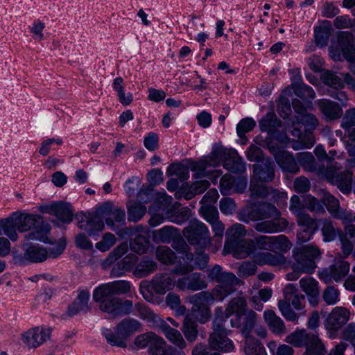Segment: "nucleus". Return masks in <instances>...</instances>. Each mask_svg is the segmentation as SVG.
I'll return each mask as SVG.
<instances>
[{
  "mask_svg": "<svg viewBox=\"0 0 355 355\" xmlns=\"http://www.w3.org/2000/svg\"><path fill=\"white\" fill-rule=\"evenodd\" d=\"M283 295L277 304L280 313L288 321L297 324L300 316L306 314L305 295L294 284H288L283 289Z\"/></svg>",
  "mask_w": 355,
  "mask_h": 355,
  "instance_id": "nucleus-1",
  "label": "nucleus"
},
{
  "mask_svg": "<svg viewBox=\"0 0 355 355\" xmlns=\"http://www.w3.org/2000/svg\"><path fill=\"white\" fill-rule=\"evenodd\" d=\"M17 230L19 232L31 231L26 234V241L36 240L49 243L48 234L50 231L49 224L44 223L40 215L21 211H15Z\"/></svg>",
  "mask_w": 355,
  "mask_h": 355,
  "instance_id": "nucleus-2",
  "label": "nucleus"
},
{
  "mask_svg": "<svg viewBox=\"0 0 355 355\" xmlns=\"http://www.w3.org/2000/svg\"><path fill=\"white\" fill-rule=\"evenodd\" d=\"M24 254L12 252L13 261L15 264L24 265L27 262L40 263L47 258H57L62 254L65 248L64 243H60L54 248L46 249L38 244L24 243L22 245Z\"/></svg>",
  "mask_w": 355,
  "mask_h": 355,
  "instance_id": "nucleus-3",
  "label": "nucleus"
},
{
  "mask_svg": "<svg viewBox=\"0 0 355 355\" xmlns=\"http://www.w3.org/2000/svg\"><path fill=\"white\" fill-rule=\"evenodd\" d=\"M93 300L98 304V308L101 311L112 318L129 315L133 311V303L131 300L104 293L98 288L94 291Z\"/></svg>",
  "mask_w": 355,
  "mask_h": 355,
  "instance_id": "nucleus-4",
  "label": "nucleus"
},
{
  "mask_svg": "<svg viewBox=\"0 0 355 355\" xmlns=\"http://www.w3.org/2000/svg\"><path fill=\"white\" fill-rule=\"evenodd\" d=\"M285 342L295 347H305L303 355H326L325 347L318 334L305 329H296L290 333Z\"/></svg>",
  "mask_w": 355,
  "mask_h": 355,
  "instance_id": "nucleus-5",
  "label": "nucleus"
},
{
  "mask_svg": "<svg viewBox=\"0 0 355 355\" xmlns=\"http://www.w3.org/2000/svg\"><path fill=\"white\" fill-rule=\"evenodd\" d=\"M141 324L133 318L122 320L114 328V331L105 329L103 332L107 342L112 346L125 348L127 347L128 337L141 330Z\"/></svg>",
  "mask_w": 355,
  "mask_h": 355,
  "instance_id": "nucleus-6",
  "label": "nucleus"
},
{
  "mask_svg": "<svg viewBox=\"0 0 355 355\" xmlns=\"http://www.w3.org/2000/svg\"><path fill=\"white\" fill-rule=\"evenodd\" d=\"M227 330L225 328L223 309L217 308L215 310L213 320V332L209 338V347L212 349L222 352L233 351L234 346L233 342L227 337Z\"/></svg>",
  "mask_w": 355,
  "mask_h": 355,
  "instance_id": "nucleus-7",
  "label": "nucleus"
},
{
  "mask_svg": "<svg viewBox=\"0 0 355 355\" xmlns=\"http://www.w3.org/2000/svg\"><path fill=\"white\" fill-rule=\"evenodd\" d=\"M208 278L218 284L212 289L213 294L223 301L226 297L235 292V286L239 283V279L232 272L223 271L219 265L212 268L208 274Z\"/></svg>",
  "mask_w": 355,
  "mask_h": 355,
  "instance_id": "nucleus-8",
  "label": "nucleus"
},
{
  "mask_svg": "<svg viewBox=\"0 0 355 355\" xmlns=\"http://www.w3.org/2000/svg\"><path fill=\"white\" fill-rule=\"evenodd\" d=\"M319 248L313 245H303L293 249L294 262L292 268L301 272L311 274L316 268L315 260L320 258Z\"/></svg>",
  "mask_w": 355,
  "mask_h": 355,
  "instance_id": "nucleus-9",
  "label": "nucleus"
},
{
  "mask_svg": "<svg viewBox=\"0 0 355 355\" xmlns=\"http://www.w3.org/2000/svg\"><path fill=\"white\" fill-rule=\"evenodd\" d=\"M183 234L191 245L205 248L210 244L211 237L207 227L201 221L191 220L183 230Z\"/></svg>",
  "mask_w": 355,
  "mask_h": 355,
  "instance_id": "nucleus-10",
  "label": "nucleus"
},
{
  "mask_svg": "<svg viewBox=\"0 0 355 355\" xmlns=\"http://www.w3.org/2000/svg\"><path fill=\"white\" fill-rule=\"evenodd\" d=\"M350 263L345 261L340 253H337L332 264L319 272V277L326 283L333 280L336 282L342 281L349 273Z\"/></svg>",
  "mask_w": 355,
  "mask_h": 355,
  "instance_id": "nucleus-11",
  "label": "nucleus"
},
{
  "mask_svg": "<svg viewBox=\"0 0 355 355\" xmlns=\"http://www.w3.org/2000/svg\"><path fill=\"white\" fill-rule=\"evenodd\" d=\"M50 327L38 326L31 328L21 335V340L28 349H36L51 338Z\"/></svg>",
  "mask_w": 355,
  "mask_h": 355,
  "instance_id": "nucleus-12",
  "label": "nucleus"
},
{
  "mask_svg": "<svg viewBox=\"0 0 355 355\" xmlns=\"http://www.w3.org/2000/svg\"><path fill=\"white\" fill-rule=\"evenodd\" d=\"M248 310L246 299L243 295H239L232 298L227 304L223 312V315H225L223 318L225 320L233 315L230 320L231 325L232 327L239 328L241 324V318Z\"/></svg>",
  "mask_w": 355,
  "mask_h": 355,
  "instance_id": "nucleus-13",
  "label": "nucleus"
},
{
  "mask_svg": "<svg viewBox=\"0 0 355 355\" xmlns=\"http://www.w3.org/2000/svg\"><path fill=\"white\" fill-rule=\"evenodd\" d=\"M227 149L218 146L213 149L211 155L205 159L196 163L192 168V171H196L193 174L195 179L201 178L205 176V169L208 166H217L220 162H225V159L229 155Z\"/></svg>",
  "mask_w": 355,
  "mask_h": 355,
  "instance_id": "nucleus-14",
  "label": "nucleus"
},
{
  "mask_svg": "<svg viewBox=\"0 0 355 355\" xmlns=\"http://www.w3.org/2000/svg\"><path fill=\"white\" fill-rule=\"evenodd\" d=\"M350 313L345 307L336 306L328 315L324 326L331 337H335L336 332L345 324L349 319Z\"/></svg>",
  "mask_w": 355,
  "mask_h": 355,
  "instance_id": "nucleus-15",
  "label": "nucleus"
},
{
  "mask_svg": "<svg viewBox=\"0 0 355 355\" xmlns=\"http://www.w3.org/2000/svg\"><path fill=\"white\" fill-rule=\"evenodd\" d=\"M78 227L86 231L90 236H94L102 232L105 225L103 216L98 214V209L93 214L82 215L78 223Z\"/></svg>",
  "mask_w": 355,
  "mask_h": 355,
  "instance_id": "nucleus-16",
  "label": "nucleus"
},
{
  "mask_svg": "<svg viewBox=\"0 0 355 355\" xmlns=\"http://www.w3.org/2000/svg\"><path fill=\"white\" fill-rule=\"evenodd\" d=\"M40 211L43 213L54 215L63 223H69L73 219L71 207L67 202H55L49 205H44L40 207Z\"/></svg>",
  "mask_w": 355,
  "mask_h": 355,
  "instance_id": "nucleus-17",
  "label": "nucleus"
},
{
  "mask_svg": "<svg viewBox=\"0 0 355 355\" xmlns=\"http://www.w3.org/2000/svg\"><path fill=\"white\" fill-rule=\"evenodd\" d=\"M98 214L103 216L106 224L112 227L113 230H116L114 227V222L119 223H124L125 214V211L114 206L112 202H105L101 207L98 208Z\"/></svg>",
  "mask_w": 355,
  "mask_h": 355,
  "instance_id": "nucleus-18",
  "label": "nucleus"
},
{
  "mask_svg": "<svg viewBox=\"0 0 355 355\" xmlns=\"http://www.w3.org/2000/svg\"><path fill=\"white\" fill-rule=\"evenodd\" d=\"M322 201L334 218L340 220L343 223H345V220H351V211L341 207L339 200L330 193L324 192Z\"/></svg>",
  "mask_w": 355,
  "mask_h": 355,
  "instance_id": "nucleus-19",
  "label": "nucleus"
},
{
  "mask_svg": "<svg viewBox=\"0 0 355 355\" xmlns=\"http://www.w3.org/2000/svg\"><path fill=\"white\" fill-rule=\"evenodd\" d=\"M299 284L301 290L307 296L309 304L313 307L316 306L320 301L318 282L311 277L306 276L302 278Z\"/></svg>",
  "mask_w": 355,
  "mask_h": 355,
  "instance_id": "nucleus-20",
  "label": "nucleus"
},
{
  "mask_svg": "<svg viewBox=\"0 0 355 355\" xmlns=\"http://www.w3.org/2000/svg\"><path fill=\"white\" fill-rule=\"evenodd\" d=\"M352 172L349 171L340 173L329 171L327 173V179L332 184L336 185L343 193H349L352 190Z\"/></svg>",
  "mask_w": 355,
  "mask_h": 355,
  "instance_id": "nucleus-21",
  "label": "nucleus"
},
{
  "mask_svg": "<svg viewBox=\"0 0 355 355\" xmlns=\"http://www.w3.org/2000/svg\"><path fill=\"white\" fill-rule=\"evenodd\" d=\"M176 286L182 291H197L206 288L207 284L202 277L201 274L194 272L187 277L178 279L176 282Z\"/></svg>",
  "mask_w": 355,
  "mask_h": 355,
  "instance_id": "nucleus-22",
  "label": "nucleus"
},
{
  "mask_svg": "<svg viewBox=\"0 0 355 355\" xmlns=\"http://www.w3.org/2000/svg\"><path fill=\"white\" fill-rule=\"evenodd\" d=\"M251 178L264 182H272L275 178V170L272 162L268 159H263L260 163L254 164Z\"/></svg>",
  "mask_w": 355,
  "mask_h": 355,
  "instance_id": "nucleus-23",
  "label": "nucleus"
},
{
  "mask_svg": "<svg viewBox=\"0 0 355 355\" xmlns=\"http://www.w3.org/2000/svg\"><path fill=\"white\" fill-rule=\"evenodd\" d=\"M263 319L270 331L279 336L287 334L288 329L284 320L272 310H266L263 312Z\"/></svg>",
  "mask_w": 355,
  "mask_h": 355,
  "instance_id": "nucleus-24",
  "label": "nucleus"
},
{
  "mask_svg": "<svg viewBox=\"0 0 355 355\" xmlns=\"http://www.w3.org/2000/svg\"><path fill=\"white\" fill-rule=\"evenodd\" d=\"M266 182L261 181H257L256 179H250V198L252 200H256L258 198H264L270 193L272 194L273 197L284 198L286 196L285 193H279L277 190L270 189L265 184Z\"/></svg>",
  "mask_w": 355,
  "mask_h": 355,
  "instance_id": "nucleus-25",
  "label": "nucleus"
},
{
  "mask_svg": "<svg viewBox=\"0 0 355 355\" xmlns=\"http://www.w3.org/2000/svg\"><path fill=\"white\" fill-rule=\"evenodd\" d=\"M254 262L259 266H282L286 264L287 260L282 253L259 252L254 255Z\"/></svg>",
  "mask_w": 355,
  "mask_h": 355,
  "instance_id": "nucleus-26",
  "label": "nucleus"
},
{
  "mask_svg": "<svg viewBox=\"0 0 355 355\" xmlns=\"http://www.w3.org/2000/svg\"><path fill=\"white\" fill-rule=\"evenodd\" d=\"M191 211L187 207H182L178 202L173 203L166 211V218L173 223L181 225L191 217Z\"/></svg>",
  "mask_w": 355,
  "mask_h": 355,
  "instance_id": "nucleus-27",
  "label": "nucleus"
},
{
  "mask_svg": "<svg viewBox=\"0 0 355 355\" xmlns=\"http://www.w3.org/2000/svg\"><path fill=\"white\" fill-rule=\"evenodd\" d=\"M296 222L300 227V230L297 234V242L302 243L309 241L318 230L315 220L309 217L306 219L296 220Z\"/></svg>",
  "mask_w": 355,
  "mask_h": 355,
  "instance_id": "nucleus-28",
  "label": "nucleus"
},
{
  "mask_svg": "<svg viewBox=\"0 0 355 355\" xmlns=\"http://www.w3.org/2000/svg\"><path fill=\"white\" fill-rule=\"evenodd\" d=\"M151 285L154 291L159 295L165 294L176 284L174 278L168 274L157 273L151 279Z\"/></svg>",
  "mask_w": 355,
  "mask_h": 355,
  "instance_id": "nucleus-29",
  "label": "nucleus"
},
{
  "mask_svg": "<svg viewBox=\"0 0 355 355\" xmlns=\"http://www.w3.org/2000/svg\"><path fill=\"white\" fill-rule=\"evenodd\" d=\"M338 41L344 58L347 61H352L355 58L353 34L347 31L342 32L338 35Z\"/></svg>",
  "mask_w": 355,
  "mask_h": 355,
  "instance_id": "nucleus-30",
  "label": "nucleus"
},
{
  "mask_svg": "<svg viewBox=\"0 0 355 355\" xmlns=\"http://www.w3.org/2000/svg\"><path fill=\"white\" fill-rule=\"evenodd\" d=\"M288 224V221L285 218H273L271 220L257 223L254 229L258 232L264 233L279 232L284 231L287 227Z\"/></svg>",
  "mask_w": 355,
  "mask_h": 355,
  "instance_id": "nucleus-31",
  "label": "nucleus"
},
{
  "mask_svg": "<svg viewBox=\"0 0 355 355\" xmlns=\"http://www.w3.org/2000/svg\"><path fill=\"white\" fill-rule=\"evenodd\" d=\"M246 234L245 226L236 223L230 227L226 232V241L224 245L223 251L230 248H234L237 243L243 239H241Z\"/></svg>",
  "mask_w": 355,
  "mask_h": 355,
  "instance_id": "nucleus-32",
  "label": "nucleus"
},
{
  "mask_svg": "<svg viewBox=\"0 0 355 355\" xmlns=\"http://www.w3.org/2000/svg\"><path fill=\"white\" fill-rule=\"evenodd\" d=\"M135 315L146 321L151 326H158L163 320L158 315L144 303H137L135 306Z\"/></svg>",
  "mask_w": 355,
  "mask_h": 355,
  "instance_id": "nucleus-33",
  "label": "nucleus"
},
{
  "mask_svg": "<svg viewBox=\"0 0 355 355\" xmlns=\"http://www.w3.org/2000/svg\"><path fill=\"white\" fill-rule=\"evenodd\" d=\"M237 244L234 248H230L224 252L225 253H232L234 257L237 259H245L251 254L254 256L257 253L255 252L253 239L243 240Z\"/></svg>",
  "mask_w": 355,
  "mask_h": 355,
  "instance_id": "nucleus-34",
  "label": "nucleus"
},
{
  "mask_svg": "<svg viewBox=\"0 0 355 355\" xmlns=\"http://www.w3.org/2000/svg\"><path fill=\"white\" fill-rule=\"evenodd\" d=\"M320 110L329 120H336L343 115L341 107L336 103L328 100L320 99L318 102Z\"/></svg>",
  "mask_w": 355,
  "mask_h": 355,
  "instance_id": "nucleus-35",
  "label": "nucleus"
},
{
  "mask_svg": "<svg viewBox=\"0 0 355 355\" xmlns=\"http://www.w3.org/2000/svg\"><path fill=\"white\" fill-rule=\"evenodd\" d=\"M96 288L114 296L128 293L131 290V284L128 281L119 280L101 284Z\"/></svg>",
  "mask_w": 355,
  "mask_h": 355,
  "instance_id": "nucleus-36",
  "label": "nucleus"
},
{
  "mask_svg": "<svg viewBox=\"0 0 355 355\" xmlns=\"http://www.w3.org/2000/svg\"><path fill=\"white\" fill-rule=\"evenodd\" d=\"M275 158L278 165L285 171L297 173L300 168L293 155L286 151H278L275 153Z\"/></svg>",
  "mask_w": 355,
  "mask_h": 355,
  "instance_id": "nucleus-37",
  "label": "nucleus"
},
{
  "mask_svg": "<svg viewBox=\"0 0 355 355\" xmlns=\"http://www.w3.org/2000/svg\"><path fill=\"white\" fill-rule=\"evenodd\" d=\"M165 335L166 338L174 345L182 349L186 347L187 344L180 332L173 328H171L164 320L158 325Z\"/></svg>",
  "mask_w": 355,
  "mask_h": 355,
  "instance_id": "nucleus-38",
  "label": "nucleus"
},
{
  "mask_svg": "<svg viewBox=\"0 0 355 355\" xmlns=\"http://www.w3.org/2000/svg\"><path fill=\"white\" fill-rule=\"evenodd\" d=\"M152 236L155 243H168L171 241L178 239L180 236V232L178 229L167 225L158 230L153 231Z\"/></svg>",
  "mask_w": 355,
  "mask_h": 355,
  "instance_id": "nucleus-39",
  "label": "nucleus"
},
{
  "mask_svg": "<svg viewBox=\"0 0 355 355\" xmlns=\"http://www.w3.org/2000/svg\"><path fill=\"white\" fill-rule=\"evenodd\" d=\"M332 31V26L329 21L324 20L314 28V38L315 44L321 47L326 46Z\"/></svg>",
  "mask_w": 355,
  "mask_h": 355,
  "instance_id": "nucleus-40",
  "label": "nucleus"
},
{
  "mask_svg": "<svg viewBox=\"0 0 355 355\" xmlns=\"http://www.w3.org/2000/svg\"><path fill=\"white\" fill-rule=\"evenodd\" d=\"M89 296L90 295L88 291H80L74 302L69 306L67 312V315L73 316L80 312H85L88 311V301Z\"/></svg>",
  "mask_w": 355,
  "mask_h": 355,
  "instance_id": "nucleus-41",
  "label": "nucleus"
},
{
  "mask_svg": "<svg viewBox=\"0 0 355 355\" xmlns=\"http://www.w3.org/2000/svg\"><path fill=\"white\" fill-rule=\"evenodd\" d=\"M223 167L235 173H243L245 171V164L235 150L229 152V155L223 163Z\"/></svg>",
  "mask_w": 355,
  "mask_h": 355,
  "instance_id": "nucleus-42",
  "label": "nucleus"
},
{
  "mask_svg": "<svg viewBox=\"0 0 355 355\" xmlns=\"http://www.w3.org/2000/svg\"><path fill=\"white\" fill-rule=\"evenodd\" d=\"M0 230H2L11 241H15L18 239L17 233V222L15 213H12L6 218L0 219Z\"/></svg>",
  "mask_w": 355,
  "mask_h": 355,
  "instance_id": "nucleus-43",
  "label": "nucleus"
},
{
  "mask_svg": "<svg viewBox=\"0 0 355 355\" xmlns=\"http://www.w3.org/2000/svg\"><path fill=\"white\" fill-rule=\"evenodd\" d=\"M259 125L261 131L273 135L276 130L282 126V121L277 119L275 112H270L259 121Z\"/></svg>",
  "mask_w": 355,
  "mask_h": 355,
  "instance_id": "nucleus-44",
  "label": "nucleus"
},
{
  "mask_svg": "<svg viewBox=\"0 0 355 355\" xmlns=\"http://www.w3.org/2000/svg\"><path fill=\"white\" fill-rule=\"evenodd\" d=\"M257 318V314L252 309H249L243 314V318H241V324L239 328H241V333L245 338L252 336L251 333L252 329L255 327Z\"/></svg>",
  "mask_w": 355,
  "mask_h": 355,
  "instance_id": "nucleus-45",
  "label": "nucleus"
},
{
  "mask_svg": "<svg viewBox=\"0 0 355 355\" xmlns=\"http://www.w3.org/2000/svg\"><path fill=\"white\" fill-rule=\"evenodd\" d=\"M157 269V263L148 258L142 259L135 266L133 274L138 278L147 277Z\"/></svg>",
  "mask_w": 355,
  "mask_h": 355,
  "instance_id": "nucleus-46",
  "label": "nucleus"
},
{
  "mask_svg": "<svg viewBox=\"0 0 355 355\" xmlns=\"http://www.w3.org/2000/svg\"><path fill=\"white\" fill-rule=\"evenodd\" d=\"M243 351L245 355H266L263 345L254 336L245 338Z\"/></svg>",
  "mask_w": 355,
  "mask_h": 355,
  "instance_id": "nucleus-47",
  "label": "nucleus"
},
{
  "mask_svg": "<svg viewBox=\"0 0 355 355\" xmlns=\"http://www.w3.org/2000/svg\"><path fill=\"white\" fill-rule=\"evenodd\" d=\"M214 300L218 301V298L213 294V291L210 293L202 291L189 297V301L192 304L191 311L206 306L207 303Z\"/></svg>",
  "mask_w": 355,
  "mask_h": 355,
  "instance_id": "nucleus-48",
  "label": "nucleus"
},
{
  "mask_svg": "<svg viewBox=\"0 0 355 355\" xmlns=\"http://www.w3.org/2000/svg\"><path fill=\"white\" fill-rule=\"evenodd\" d=\"M182 331L187 341L193 343L196 340L198 335V324L190 315L184 318Z\"/></svg>",
  "mask_w": 355,
  "mask_h": 355,
  "instance_id": "nucleus-49",
  "label": "nucleus"
},
{
  "mask_svg": "<svg viewBox=\"0 0 355 355\" xmlns=\"http://www.w3.org/2000/svg\"><path fill=\"white\" fill-rule=\"evenodd\" d=\"M127 209L128 220L133 223L140 220L146 213V207L144 205L134 201L128 202Z\"/></svg>",
  "mask_w": 355,
  "mask_h": 355,
  "instance_id": "nucleus-50",
  "label": "nucleus"
},
{
  "mask_svg": "<svg viewBox=\"0 0 355 355\" xmlns=\"http://www.w3.org/2000/svg\"><path fill=\"white\" fill-rule=\"evenodd\" d=\"M318 227H320L324 241H331L336 237V230L333 222L328 218H321L318 220Z\"/></svg>",
  "mask_w": 355,
  "mask_h": 355,
  "instance_id": "nucleus-51",
  "label": "nucleus"
},
{
  "mask_svg": "<svg viewBox=\"0 0 355 355\" xmlns=\"http://www.w3.org/2000/svg\"><path fill=\"white\" fill-rule=\"evenodd\" d=\"M290 209L296 216V220L306 219L311 217L305 211L304 200L302 202L297 195H293L291 198Z\"/></svg>",
  "mask_w": 355,
  "mask_h": 355,
  "instance_id": "nucleus-52",
  "label": "nucleus"
},
{
  "mask_svg": "<svg viewBox=\"0 0 355 355\" xmlns=\"http://www.w3.org/2000/svg\"><path fill=\"white\" fill-rule=\"evenodd\" d=\"M156 258L164 265H172L176 260L175 253L167 246H159L155 252Z\"/></svg>",
  "mask_w": 355,
  "mask_h": 355,
  "instance_id": "nucleus-53",
  "label": "nucleus"
},
{
  "mask_svg": "<svg viewBox=\"0 0 355 355\" xmlns=\"http://www.w3.org/2000/svg\"><path fill=\"white\" fill-rule=\"evenodd\" d=\"M259 207L254 206H245L239 212V220L248 223L250 221L260 220Z\"/></svg>",
  "mask_w": 355,
  "mask_h": 355,
  "instance_id": "nucleus-54",
  "label": "nucleus"
},
{
  "mask_svg": "<svg viewBox=\"0 0 355 355\" xmlns=\"http://www.w3.org/2000/svg\"><path fill=\"white\" fill-rule=\"evenodd\" d=\"M323 83L329 85L332 90L343 89L344 87V83L342 78L338 76V74L331 71H325L321 77Z\"/></svg>",
  "mask_w": 355,
  "mask_h": 355,
  "instance_id": "nucleus-55",
  "label": "nucleus"
},
{
  "mask_svg": "<svg viewBox=\"0 0 355 355\" xmlns=\"http://www.w3.org/2000/svg\"><path fill=\"white\" fill-rule=\"evenodd\" d=\"M150 355H166L168 352V346L164 340L155 334L150 343L148 348Z\"/></svg>",
  "mask_w": 355,
  "mask_h": 355,
  "instance_id": "nucleus-56",
  "label": "nucleus"
},
{
  "mask_svg": "<svg viewBox=\"0 0 355 355\" xmlns=\"http://www.w3.org/2000/svg\"><path fill=\"white\" fill-rule=\"evenodd\" d=\"M304 202L305 208L311 212L316 214H323L325 213V209L321 202L316 198L311 195H306L304 197Z\"/></svg>",
  "mask_w": 355,
  "mask_h": 355,
  "instance_id": "nucleus-57",
  "label": "nucleus"
},
{
  "mask_svg": "<svg viewBox=\"0 0 355 355\" xmlns=\"http://www.w3.org/2000/svg\"><path fill=\"white\" fill-rule=\"evenodd\" d=\"M272 251L278 250L282 254L288 252L292 247V243L285 235L272 236Z\"/></svg>",
  "mask_w": 355,
  "mask_h": 355,
  "instance_id": "nucleus-58",
  "label": "nucleus"
},
{
  "mask_svg": "<svg viewBox=\"0 0 355 355\" xmlns=\"http://www.w3.org/2000/svg\"><path fill=\"white\" fill-rule=\"evenodd\" d=\"M258 207L260 220L270 218H279L280 212L274 205L269 203H262L258 205Z\"/></svg>",
  "mask_w": 355,
  "mask_h": 355,
  "instance_id": "nucleus-59",
  "label": "nucleus"
},
{
  "mask_svg": "<svg viewBox=\"0 0 355 355\" xmlns=\"http://www.w3.org/2000/svg\"><path fill=\"white\" fill-rule=\"evenodd\" d=\"M203 218L209 224L219 218V214L214 205H201L199 210Z\"/></svg>",
  "mask_w": 355,
  "mask_h": 355,
  "instance_id": "nucleus-60",
  "label": "nucleus"
},
{
  "mask_svg": "<svg viewBox=\"0 0 355 355\" xmlns=\"http://www.w3.org/2000/svg\"><path fill=\"white\" fill-rule=\"evenodd\" d=\"M297 159L303 168L306 171H313L315 168V159L311 153H297Z\"/></svg>",
  "mask_w": 355,
  "mask_h": 355,
  "instance_id": "nucleus-61",
  "label": "nucleus"
},
{
  "mask_svg": "<svg viewBox=\"0 0 355 355\" xmlns=\"http://www.w3.org/2000/svg\"><path fill=\"white\" fill-rule=\"evenodd\" d=\"M340 293L334 286H327L322 293V299L327 305H334L339 301Z\"/></svg>",
  "mask_w": 355,
  "mask_h": 355,
  "instance_id": "nucleus-62",
  "label": "nucleus"
},
{
  "mask_svg": "<svg viewBox=\"0 0 355 355\" xmlns=\"http://www.w3.org/2000/svg\"><path fill=\"white\" fill-rule=\"evenodd\" d=\"M148 243L147 240L146 239L145 236L142 235H137L130 242V249L138 254L144 253L148 248Z\"/></svg>",
  "mask_w": 355,
  "mask_h": 355,
  "instance_id": "nucleus-63",
  "label": "nucleus"
},
{
  "mask_svg": "<svg viewBox=\"0 0 355 355\" xmlns=\"http://www.w3.org/2000/svg\"><path fill=\"white\" fill-rule=\"evenodd\" d=\"M116 241L115 236L110 232L105 233L102 239L96 243V248L101 252L109 250Z\"/></svg>",
  "mask_w": 355,
  "mask_h": 355,
  "instance_id": "nucleus-64",
  "label": "nucleus"
}]
</instances>
